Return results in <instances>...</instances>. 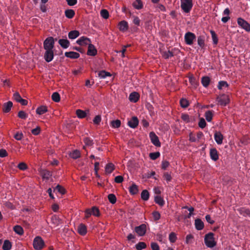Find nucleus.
Listing matches in <instances>:
<instances>
[{
  "instance_id": "de8ad7c7",
  "label": "nucleus",
  "mask_w": 250,
  "mask_h": 250,
  "mask_svg": "<svg viewBox=\"0 0 250 250\" xmlns=\"http://www.w3.org/2000/svg\"><path fill=\"white\" fill-rule=\"evenodd\" d=\"M168 238L171 243H174L176 241L177 237L175 233L172 232L169 234Z\"/></svg>"
},
{
  "instance_id": "ddd939ff",
  "label": "nucleus",
  "mask_w": 250,
  "mask_h": 250,
  "mask_svg": "<svg viewBox=\"0 0 250 250\" xmlns=\"http://www.w3.org/2000/svg\"><path fill=\"white\" fill-rule=\"evenodd\" d=\"M214 138L215 142L218 145H221L223 143L224 137L223 134L220 132H215L214 133Z\"/></svg>"
},
{
  "instance_id": "cd10ccee",
  "label": "nucleus",
  "mask_w": 250,
  "mask_h": 250,
  "mask_svg": "<svg viewBox=\"0 0 250 250\" xmlns=\"http://www.w3.org/2000/svg\"><path fill=\"white\" fill-rule=\"evenodd\" d=\"M51 222L55 226H59L62 223V220L56 215H54L51 217Z\"/></svg>"
},
{
  "instance_id": "7ed1b4c3",
  "label": "nucleus",
  "mask_w": 250,
  "mask_h": 250,
  "mask_svg": "<svg viewBox=\"0 0 250 250\" xmlns=\"http://www.w3.org/2000/svg\"><path fill=\"white\" fill-rule=\"evenodd\" d=\"M33 245L35 250H41L43 248L44 242L41 237L37 236L34 239Z\"/></svg>"
},
{
  "instance_id": "2f4dec72",
  "label": "nucleus",
  "mask_w": 250,
  "mask_h": 250,
  "mask_svg": "<svg viewBox=\"0 0 250 250\" xmlns=\"http://www.w3.org/2000/svg\"><path fill=\"white\" fill-rule=\"evenodd\" d=\"M197 42L200 47L203 48L205 46V37L202 35L198 36L197 38Z\"/></svg>"
},
{
  "instance_id": "b1692460",
  "label": "nucleus",
  "mask_w": 250,
  "mask_h": 250,
  "mask_svg": "<svg viewBox=\"0 0 250 250\" xmlns=\"http://www.w3.org/2000/svg\"><path fill=\"white\" fill-rule=\"evenodd\" d=\"M115 169V166L112 163H108L105 167V171L106 174H109L112 173V172Z\"/></svg>"
},
{
  "instance_id": "9d476101",
  "label": "nucleus",
  "mask_w": 250,
  "mask_h": 250,
  "mask_svg": "<svg viewBox=\"0 0 250 250\" xmlns=\"http://www.w3.org/2000/svg\"><path fill=\"white\" fill-rule=\"evenodd\" d=\"M149 137L152 143L156 146H160L161 143L158 136L153 132L149 133Z\"/></svg>"
},
{
  "instance_id": "4d7b16f0",
  "label": "nucleus",
  "mask_w": 250,
  "mask_h": 250,
  "mask_svg": "<svg viewBox=\"0 0 250 250\" xmlns=\"http://www.w3.org/2000/svg\"><path fill=\"white\" fill-rule=\"evenodd\" d=\"M181 118L186 123H189L191 121L189 115L187 114H183L181 116Z\"/></svg>"
},
{
  "instance_id": "bf43d9fd",
  "label": "nucleus",
  "mask_w": 250,
  "mask_h": 250,
  "mask_svg": "<svg viewBox=\"0 0 250 250\" xmlns=\"http://www.w3.org/2000/svg\"><path fill=\"white\" fill-rule=\"evenodd\" d=\"M27 116V114L23 111H20L18 113V117L22 119H26Z\"/></svg>"
},
{
  "instance_id": "774afa93",
  "label": "nucleus",
  "mask_w": 250,
  "mask_h": 250,
  "mask_svg": "<svg viewBox=\"0 0 250 250\" xmlns=\"http://www.w3.org/2000/svg\"><path fill=\"white\" fill-rule=\"evenodd\" d=\"M41 132V128L39 126H37L35 128L31 130L32 133L34 135H38Z\"/></svg>"
},
{
  "instance_id": "6ab92c4d",
  "label": "nucleus",
  "mask_w": 250,
  "mask_h": 250,
  "mask_svg": "<svg viewBox=\"0 0 250 250\" xmlns=\"http://www.w3.org/2000/svg\"><path fill=\"white\" fill-rule=\"evenodd\" d=\"M64 55L65 57L71 59H77L80 57L78 53L73 51L66 52Z\"/></svg>"
},
{
  "instance_id": "e433bc0d",
  "label": "nucleus",
  "mask_w": 250,
  "mask_h": 250,
  "mask_svg": "<svg viewBox=\"0 0 250 250\" xmlns=\"http://www.w3.org/2000/svg\"><path fill=\"white\" fill-rule=\"evenodd\" d=\"M141 198L144 201H147L149 197L148 191L146 190H143L141 194Z\"/></svg>"
},
{
  "instance_id": "39448f33",
  "label": "nucleus",
  "mask_w": 250,
  "mask_h": 250,
  "mask_svg": "<svg viewBox=\"0 0 250 250\" xmlns=\"http://www.w3.org/2000/svg\"><path fill=\"white\" fill-rule=\"evenodd\" d=\"M217 101L219 105L225 106L229 103V98L228 95L222 94L217 97Z\"/></svg>"
},
{
  "instance_id": "4468645a",
  "label": "nucleus",
  "mask_w": 250,
  "mask_h": 250,
  "mask_svg": "<svg viewBox=\"0 0 250 250\" xmlns=\"http://www.w3.org/2000/svg\"><path fill=\"white\" fill-rule=\"evenodd\" d=\"M97 50L91 43L89 44L87 54L89 56H94L97 54Z\"/></svg>"
},
{
  "instance_id": "f03ea898",
  "label": "nucleus",
  "mask_w": 250,
  "mask_h": 250,
  "mask_svg": "<svg viewBox=\"0 0 250 250\" xmlns=\"http://www.w3.org/2000/svg\"><path fill=\"white\" fill-rule=\"evenodd\" d=\"M181 8L184 12L189 13L193 7L192 0H180Z\"/></svg>"
},
{
  "instance_id": "7c9ffc66",
  "label": "nucleus",
  "mask_w": 250,
  "mask_h": 250,
  "mask_svg": "<svg viewBox=\"0 0 250 250\" xmlns=\"http://www.w3.org/2000/svg\"><path fill=\"white\" fill-rule=\"evenodd\" d=\"M69 156L71 158L74 159H76L80 157L81 153L80 151L75 150L70 153Z\"/></svg>"
},
{
  "instance_id": "393cba45",
  "label": "nucleus",
  "mask_w": 250,
  "mask_h": 250,
  "mask_svg": "<svg viewBox=\"0 0 250 250\" xmlns=\"http://www.w3.org/2000/svg\"><path fill=\"white\" fill-rule=\"evenodd\" d=\"M78 231L79 234L82 235H84L87 232V229L86 226L81 224H80L78 228Z\"/></svg>"
},
{
  "instance_id": "e2e57ef3",
  "label": "nucleus",
  "mask_w": 250,
  "mask_h": 250,
  "mask_svg": "<svg viewBox=\"0 0 250 250\" xmlns=\"http://www.w3.org/2000/svg\"><path fill=\"white\" fill-rule=\"evenodd\" d=\"M199 126L201 128H204L206 126V123L204 118H201L200 119L199 124Z\"/></svg>"
},
{
  "instance_id": "338daca9",
  "label": "nucleus",
  "mask_w": 250,
  "mask_h": 250,
  "mask_svg": "<svg viewBox=\"0 0 250 250\" xmlns=\"http://www.w3.org/2000/svg\"><path fill=\"white\" fill-rule=\"evenodd\" d=\"M152 215L154 220L157 221L160 219L161 215L158 211H154L152 213Z\"/></svg>"
},
{
  "instance_id": "72a5a7b5",
  "label": "nucleus",
  "mask_w": 250,
  "mask_h": 250,
  "mask_svg": "<svg viewBox=\"0 0 250 250\" xmlns=\"http://www.w3.org/2000/svg\"><path fill=\"white\" fill-rule=\"evenodd\" d=\"M65 16L68 19H72L75 15V11L72 9H67L64 12Z\"/></svg>"
},
{
  "instance_id": "bb28decb",
  "label": "nucleus",
  "mask_w": 250,
  "mask_h": 250,
  "mask_svg": "<svg viewBox=\"0 0 250 250\" xmlns=\"http://www.w3.org/2000/svg\"><path fill=\"white\" fill-rule=\"evenodd\" d=\"M132 5L134 8L137 10L141 9L143 7V2L141 0H135Z\"/></svg>"
},
{
  "instance_id": "c9c22d12",
  "label": "nucleus",
  "mask_w": 250,
  "mask_h": 250,
  "mask_svg": "<svg viewBox=\"0 0 250 250\" xmlns=\"http://www.w3.org/2000/svg\"><path fill=\"white\" fill-rule=\"evenodd\" d=\"M83 142L84 143L85 146H83V148L85 149V146H90L93 145V141L92 139L90 138H85L83 140Z\"/></svg>"
},
{
  "instance_id": "603ef678",
  "label": "nucleus",
  "mask_w": 250,
  "mask_h": 250,
  "mask_svg": "<svg viewBox=\"0 0 250 250\" xmlns=\"http://www.w3.org/2000/svg\"><path fill=\"white\" fill-rule=\"evenodd\" d=\"M52 99L55 102H58L60 100V96L58 93L54 92L52 95Z\"/></svg>"
},
{
  "instance_id": "412c9836",
  "label": "nucleus",
  "mask_w": 250,
  "mask_h": 250,
  "mask_svg": "<svg viewBox=\"0 0 250 250\" xmlns=\"http://www.w3.org/2000/svg\"><path fill=\"white\" fill-rule=\"evenodd\" d=\"M139 99V95L138 93L133 92L130 94L129 96V99L130 101L136 103L137 102Z\"/></svg>"
},
{
  "instance_id": "5701e85b",
  "label": "nucleus",
  "mask_w": 250,
  "mask_h": 250,
  "mask_svg": "<svg viewBox=\"0 0 250 250\" xmlns=\"http://www.w3.org/2000/svg\"><path fill=\"white\" fill-rule=\"evenodd\" d=\"M47 107L45 105H41L38 107L36 110L37 114L42 115L47 112Z\"/></svg>"
},
{
  "instance_id": "c85d7f7f",
  "label": "nucleus",
  "mask_w": 250,
  "mask_h": 250,
  "mask_svg": "<svg viewBox=\"0 0 250 250\" xmlns=\"http://www.w3.org/2000/svg\"><path fill=\"white\" fill-rule=\"evenodd\" d=\"M239 213L244 216H249L250 215V210L245 208H241L238 209Z\"/></svg>"
},
{
  "instance_id": "f8f14e48",
  "label": "nucleus",
  "mask_w": 250,
  "mask_h": 250,
  "mask_svg": "<svg viewBox=\"0 0 250 250\" xmlns=\"http://www.w3.org/2000/svg\"><path fill=\"white\" fill-rule=\"evenodd\" d=\"M40 174L43 180H49L52 176L51 172L46 169H41Z\"/></svg>"
},
{
  "instance_id": "49530a36",
  "label": "nucleus",
  "mask_w": 250,
  "mask_h": 250,
  "mask_svg": "<svg viewBox=\"0 0 250 250\" xmlns=\"http://www.w3.org/2000/svg\"><path fill=\"white\" fill-rule=\"evenodd\" d=\"M213 113L211 111L208 110L205 113V118L208 122H210L212 119Z\"/></svg>"
},
{
  "instance_id": "20e7f679",
  "label": "nucleus",
  "mask_w": 250,
  "mask_h": 250,
  "mask_svg": "<svg viewBox=\"0 0 250 250\" xmlns=\"http://www.w3.org/2000/svg\"><path fill=\"white\" fill-rule=\"evenodd\" d=\"M54 46V39L52 37L47 38L43 42V48L45 50H53Z\"/></svg>"
},
{
  "instance_id": "4c0bfd02",
  "label": "nucleus",
  "mask_w": 250,
  "mask_h": 250,
  "mask_svg": "<svg viewBox=\"0 0 250 250\" xmlns=\"http://www.w3.org/2000/svg\"><path fill=\"white\" fill-rule=\"evenodd\" d=\"M76 113L77 117L80 119L84 118L86 116V112L81 109H77Z\"/></svg>"
},
{
  "instance_id": "4be33fe9",
  "label": "nucleus",
  "mask_w": 250,
  "mask_h": 250,
  "mask_svg": "<svg viewBox=\"0 0 250 250\" xmlns=\"http://www.w3.org/2000/svg\"><path fill=\"white\" fill-rule=\"evenodd\" d=\"M80 35V32L78 30H72L68 33V37L69 39L74 40L78 37Z\"/></svg>"
},
{
  "instance_id": "c03bdc74",
  "label": "nucleus",
  "mask_w": 250,
  "mask_h": 250,
  "mask_svg": "<svg viewBox=\"0 0 250 250\" xmlns=\"http://www.w3.org/2000/svg\"><path fill=\"white\" fill-rule=\"evenodd\" d=\"M210 33L211 35V38L213 42V43L214 44H217L218 43V37L215 33V32L213 30H210Z\"/></svg>"
},
{
  "instance_id": "473e14b6",
  "label": "nucleus",
  "mask_w": 250,
  "mask_h": 250,
  "mask_svg": "<svg viewBox=\"0 0 250 250\" xmlns=\"http://www.w3.org/2000/svg\"><path fill=\"white\" fill-rule=\"evenodd\" d=\"M129 191L132 195L137 193L138 192L137 186L134 184H132L129 188Z\"/></svg>"
},
{
  "instance_id": "a878e982",
  "label": "nucleus",
  "mask_w": 250,
  "mask_h": 250,
  "mask_svg": "<svg viewBox=\"0 0 250 250\" xmlns=\"http://www.w3.org/2000/svg\"><path fill=\"white\" fill-rule=\"evenodd\" d=\"M13 105V103L12 102L9 101L6 103H5L3 105V111L5 113L9 112Z\"/></svg>"
},
{
  "instance_id": "aec40b11",
  "label": "nucleus",
  "mask_w": 250,
  "mask_h": 250,
  "mask_svg": "<svg viewBox=\"0 0 250 250\" xmlns=\"http://www.w3.org/2000/svg\"><path fill=\"white\" fill-rule=\"evenodd\" d=\"M58 42L59 44L61 45V46L64 49L67 48L70 45V42L69 41L67 40L66 39H60L58 41Z\"/></svg>"
},
{
  "instance_id": "a211bd4d",
  "label": "nucleus",
  "mask_w": 250,
  "mask_h": 250,
  "mask_svg": "<svg viewBox=\"0 0 250 250\" xmlns=\"http://www.w3.org/2000/svg\"><path fill=\"white\" fill-rule=\"evenodd\" d=\"M195 227L198 230H201L204 229V224L200 219L195 220Z\"/></svg>"
},
{
  "instance_id": "ea45409f",
  "label": "nucleus",
  "mask_w": 250,
  "mask_h": 250,
  "mask_svg": "<svg viewBox=\"0 0 250 250\" xmlns=\"http://www.w3.org/2000/svg\"><path fill=\"white\" fill-rule=\"evenodd\" d=\"M11 247V242L9 240H5L2 246V249L3 250H10Z\"/></svg>"
},
{
  "instance_id": "680f3d73",
  "label": "nucleus",
  "mask_w": 250,
  "mask_h": 250,
  "mask_svg": "<svg viewBox=\"0 0 250 250\" xmlns=\"http://www.w3.org/2000/svg\"><path fill=\"white\" fill-rule=\"evenodd\" d=\"M102 118L100 115H97L93 119V123L95 125H99L101 122Z\"/></svg>"
},
{
  "instance_id": "37998d69",
  "label": "nucleus",
  "mask_w": 250,
  "mask_h": 250,
  "mask_svg": "<svg viewBox=\"0 0 250 250\" xmlns=\"http://www.w3.org/2000/svg\"><path fill=\"white\" fill-rule=\"evenodd\" d=\"M146 247V245L145 242H140L135 245L137 250H142Z\"/></svg>"
},
{
  "instance_id": "864d4df0",
  "label": "nucleus",
  "mask_w": 250,
  "mask_h": 250,
  "mask_svg": "<svg viewBox=\"0 0 250 250\" xmlns=\"http://www.w3.org/2000/svg\"><path fill=\"white\" fill-rule=\"evenodd\" d=\"M111 126L113 128H118L121 125V121L119 120H116L111 122Z\"/></svg>"
},
{
  "instance_id": "6e6552de",
  "label": "nucleus",
  "mask_w": 250,
  "mask_h": 250,
  "mask_svg": "<svg viewBox=\"0 0 250 250\" xmlns=\"http://www.w3.org/2000/svg\"><path fill=\"white\" fill-rule=\"evenodd\" d=\"M135 231L138 235L143 236L146 233V226L144 224H141L139 226L135 228Z\"/></svg>"
},
{
  "instance_id": "1a4fd4ad",
  "label": "nucleus",
  "mask_w": 250,
  "mask_h": 250,
  "mask_svg": "<svg viewBox=\"0 0 250 250\" xmlns=\"http://www.w3.org/2000/svg\"><path fill=\"white\" fill-rule=\"evenodd\" d=\"M44 59L47 62H51L54 58V52L53 50H45Z\"/></svg>"
},
{
  "instance_id": "dca6fc26",
  "label": "nucleus",
  "mask_w": 250,
  "mask_h": 250,
  "mask_svg": "<svg viewBox=\"0 0 250 250\" xmlns=\"http://www.w3.org/2000/svg\"><path fill=\"white\" fill-rule=\"evenodd\" d=\"M119 29L122 32H125L128 29L127 22L125 21H120L118 24Z\"/></svg>"
},
{
  "instance_id": "c756f323",
  "label": "nucleus",
  "mask_w": 250,
  "mask_h": 250,
  "mask_svg": "<svg viewBox=\"0 0 250 250\" xmlns=\"http://www.w3.org/2000/svg\"><path fill=\"white\" fill-rule=\"evenodd\" d=\"M154 201L156 204H158L160 206H163L165 204V201L163 198L159 195L155 196Z\"/></svg>"
},
{
  "instance_id": "13d9d810",
  "label": "nucleus",
  "mask_w": 250,
  "mask_h": 250,
  "mask_svg": "<svg viewBox=\"0 0 250 250\" xmlns=\"http://www.w3.org/2000/svg\"><path fill=\"white\" fill-rule=\"evenodd\" d=\"M91 210L92 215L95 216H98L100 215L99 210L97 208L93 207Z\"/></svg>"
},
{
  "instance_id": "58836bf2",
  "label": "nucleus",
  "mask_w": 250,
  "mask_h": 250,
  "mask_svg": "<svg viewBox=\"0 0 250 250\" xmlns=\"http://www.w3.org/2000/svg\"><path fill=\"white\" fill-rule=\"evenodd\" d=\"M14 231L19 235H22L23 233V230L22 228L19 225L15 226L13 228Z\"/></svg>"
},
{
  "instance_id": "f3484780",
  "label": "nucleus",
  "mask_w": 250,
  "mask_h": 250,
  "mask_svg": "<svg viewBox=\"0 0 250 250\" xmlns=\"http://www.w3.org/2000/svg\"><path fill=\"white\" fill-rule=\"evenodd\" d=\"M209 154L211 159L214 161H216L219 158L218 152L216 148L210 149Z\"/></svg>"
},
{
  "instance_id": "9b49d317",
  "label": "nucleus",
  "mask_w": 250,
  "mask_h": 250,
  "mask_svg": "<svg viewBox=\"0 0 250 250\" xmlns=\"http://www.w3.org/2000/svg\"><path fill=\"white\" fill-rule=\"evenodd\" d=\"M91 42L90 40L85 37H81L78 40H77L76 43L80 45L83 46L90 44Z\"/></svg>"
},
{
  "instance_id": "052dcab7",
  "label": "nucleus",
  "mask_w": 250,
  "mask_h": 250,
  "mask_svg": "<svg viewBox=\"0 0 250 250\" xmlns=\"http://www.w3.org/2000/svg\"><path fill=\"white\" fill-rule=\"evenodd\" d=\"M23 136V135L21 132H17L14 135V138L18 141L21 140Z\"/></svg>"
},
{
  "instance_id": "3c124183",
  "label": "nucleus",
  "mask_w": 250,
  "mask_h": 250,
  "mask_svg": "<svg viewBox=\"0 0 250 250\" xmlns=\"http://www.w3.org/2000/svg\"><path fill=\"white\" fill-rule=\"evenodd\" d=\"M108 199L109 202L112 204H115L117 200L115 195L113 194H109L108 195Z\"/></svg>"
},
{
  "instance_id": "2eb2a0df",
  "label": "nucleus",
  "mask_w": 250,
  "mask_h": 250,
  "mask_svg": "<svg viewBox=\"0 0 250 250\" xmlns=\"http://www.w3.org/2000/svg\"><path fill=\"white\" fill-rule=\"evenodd\" d=\"M139 121L136 117H133L128 122V125L132 128H135L138 125Z\"/></svg>"
},
{
  "instance_id": "0eeeda50",
  "label": "nucleus",
  "mask_w": 250,
  "mask_h": 250,
  "mask_svg": "<svg viewBox=\"0 0 250 250\" xmlns=\"http://www.w3.org/2000/svg\"><path fill=\"white\" fill-rule=\"evenodd\" d=\"M238 25L247 32L250 31V24L245 20L241 18L237 19Z\"/></svg>"
},
{
  "instance_id": "0e129e2a",
  "label": "nucleus",
  "mask_w": 250,
  "mask_h": 250,
  "mask_svg": "<svg viewBox=\"0 0 250 250\" xmlns=\"http://www.w3.org/2000/svg\"><path fill=\"white\" fill-rule=\"evenodd\" d=\"M193 238V236L192 235L189 234H188L186 238V243L189 244L192 243V240Z\"/></svg>"
},
{
  "instance_id": "f704fd0d",
  "label": "nucleus",
  "mask_w": 250,
  "mask_h": 250,
  "mask_svg": "<svg viewBox=\"0 0 250 250\" xmlns=\"http://www.w3.org/2000/svg\"><path fill=\"white\" fill-rule=\"evenodd\" d=\"M201 83H202V85L205 87H208L210 83L209 78L207 76L202 77V80H201Z\"/></svg>"
},
{
  "instance_id": "6e6d98bb",
  "label": "nucleus",
  "mask_w": 250,
  "mask_h": 250,
  "mask_svg": "<svg viewBox=\"0 0 250 250\" xmlns=\"http://www.w3.org/2000/svg\"><path fill=\"white\" fill-rule=\"evenodd\" d=\"M54 190L57 191L58 192H60L62 194H63L65 193L64 188L62 187L60 185L57 186L55 187V188H54Z\"/></svg>"
},
{
  "instance_id": "5fc2aeb1",
  "label": "nucleus",
  "mask_w": 250,
  "mask_h": 250,
  "mask_svg": "<svg viewBox=\"0 0 250 250\" xmlns=\"http://www.w3.org/2000/svg\"><path fill=\"white\" fill-rule=\"evenodd\" d=\"M160 156V153L159 152H152L149 154L150 159L153 160L158 158Z\"/></svg>"
},
{
  "instance_id": "09e8293b",
  "label": "nucleus",
  "mask_w": 250,
  "mask_h": 250,
  "mask_svg": "<svg viewBox=\"0 0 250 250\" xmlns=\"http://www.w3.org/2000/svg\"><path fill=\"white\" fill-rule=\"evenodd\" d=\"M181 106L183 108L187 107L189 105L188 101L184 98H182L180 101Z\"/></svg>"
},
{
  "instance_id": "79ce46f5",
  "label": "nucleus",
  "mask_w": 250,
  "mask_h": 250,
  "mask_svg": "<svg viewBox=\"0 0 250 250\" xmlns=\"http://www.w3.org/2000/svg\"><path fill=\"white\" fill-rule=\"evenodd\" d=\"M98 76L101 79H104L107 77L111 76L110 73L106 72L105 71H101L98 73Z\"/></svg>"
},
{
  "instance_id": "69168bd1",
  "label": "nucleus",
  "mask_w": 250,
  "mask_h": 250,
  "mask_svg": "<svg viewBox=\"0 0 250 250\" xmlns=\"http://www.w3.org/2000/svg\"><path fill=\"white\" fill-rule=\"evenodd\" d=\"M18 167L21 170H25L27 168V166L25 163L21 162L18 165Z\"/></svg>"
},
{
  "instance_id": "8fccbe9b",
  "label": "nucleus",
  "mask_w": 250,
  "mask_h": 250,
  "mask_svg": "<svg viewBox=\"0 0 250 250\" xmlns=\"http://www.w3.org/2000/svg\"><path fill=\"white\" fill-rule=\"evenodd\" d=\"M101 16L104 19H107L109 17V13L106 9H102L100 12Z\"/></svg>"
},
{
  "instance_id": "f257e3e1",
  "label": "nucleus",
  "mask_w": 250,
  "mask_h": 250,
  "mask_svg": "<svg viewBox=\"0 0 250 250\" xmlns=\"http://www.w3.org/2000/svg\"><path fill=\"white\" fill-rule=\"evenodd\" d=\"M204 242L206 246L209 248H212L216 245L214 240V234L212 232H209L206 234L204 238Z\"/></svg>"
},
{
  "instance_id": "423d86ee",
  "label": "nucleus",
  "mask_w": 250,
  "mask_h": 250,
  "mask_svg": "<svg viewBox=\"0 0 250 250\" xmlns=\"http://www.w3.org/2000/svg\"><path fill=\"white\" fill-rule=\"evenodd\" d=\"M184 39L187 44L191 45L192 44L193 41L195 40L196 36L194 33L188 32L185 34Z\"/></svg>"
},
{
  "instance_id": "a18cd8bd",
  "label": "nucleus",
  "mask_w": 250,
  "mask_h": 250,
  "mask_svg": "<svg viewBox=\"0 0 250 250\" xmlns=\"http://www.w3.org/2000/svg\"><path fill=\"white\" fill-rule=\"evenodd\" d=\"M162 57L165 59H167L170 57L173 56V53L169 50L167 51H164L162 53Z\"/></svg>"
},
{
  "instance_id": "a19ab883",
  "label": "nucleus",
  "mask_w": 250,
  "mask_h": 250,
  "mask_svg": "<svg viewBox=\"0 0 250 250\" xmlns=\"http://www.w3.org/2000/svg\"><path fill=\"white\" fill-rule=\"evenodd\" d=\"M229 86L228 83L226 81H221L218 83V88L219 89H223L224 88H227Z\"/></svg>"
}]
</instances>
